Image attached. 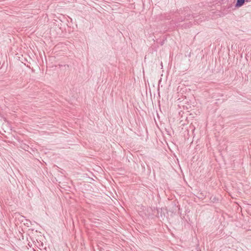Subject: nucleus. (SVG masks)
I'll return each instance as SVG.
<instances>
[{
    "mask_svg": "<svg viewBox=\"0 0 251 251\" xmlns=\"http://www.w3.org/2000/svg\"><path fill=\"white\" fill-rule=\"evenodd\" d=\"M245 2H248V0H236L235 6L236 7H240L243 5Z\"/></svg>",
    "mask_w": 251,
    "mask_h": 251,
    "instance_id": "2",
    "label": "nucleus"
},
{
    "mask_svg": "<svg viewBox=\"0 0 251 251\" xmlns=\"http://www.w3.org/2000/svg\"><path fill=\"white\" fill-rule=\"evenodd\" d=\"M172 13L164 14L163 15V19L165 20H169L172 18Z\"/></svg>",
    "mask_w": 251,
    "mask_h": 251,
    "instance_id": "3",
    "label": "nucleus"
},
{
    "mask_svg": "<svg viewBox=\"0 0 251 251\" xmlns=\"http://www.w3.org/2000/svg\"><path fill=\"white\" fill-rule=\"evenodd\" d=\"M188 7L185 8V9L184 12L182 13V16H181V18L180 19H178V22H182L186 19H190L191 18H194L193 15H192L188 14H186V12L188 10Z\"/></svg>",
    "mask_w": 251,
    "mask_h": 251,
    "instance_id": "1",
    "label": "nucleus"
}]
</instances>
